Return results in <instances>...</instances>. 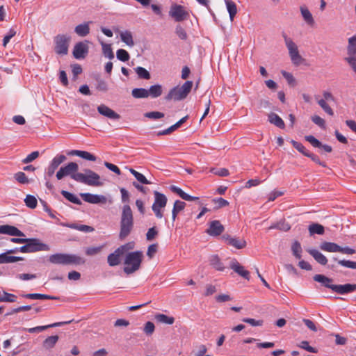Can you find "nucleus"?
Listing matches in <instances>:
<instances>
[{
  "label": "nucleus",
  "mask_w": 356,
  "mask_h": 356,
  "mask_svg": "<svg viewBox=\"0 0 356 356\" xmlns=\"http://www.w3.org/2000/svg\"><path fill=\"white\" fill-rule=\"evenodd\" d=\"M134 216L132 210L129 204L122 207L120 222L119 238L121 240L127 238L134 229Z\"/></svg>",
  "instance_id": "obj_1"
},
{
  "label": "nucleus",
  "mask_w": 356,
  "mask_h": 356,
  "mask_svg": "<svg viewBox=\"0 0 356 356\" xmlns=\"http://www.w3.org/2000/svg\"><path fill=\"white\" fill-rule=\"evenodd\" d=\"M49 261L54 264L82 265L86 260L74 254L56 253L49 256Z\"/></svg>",
  "instance_id": "obj_2"
},
{
  "label": "nucleus",
  "mask_w": 356,
  "mask_h": 356,
  "mask_svg": "<svg viewBox=\"0 0 356 356\" xmlns=\"http://www.w3.org/2000/svg\"><path fill=\"white\" fill-rule=\"evenodd\" d=\"M143 252L141 251H134L128 253L124 259V272L127 275L131 274L138 270L143 259Z\"/></svg>",
  "instance_id": "obj_3"
},
{
  "label": "nucleus",
  "mask_w": 356,
  "mask_h": 356,
  "mask_svg": "<svg viewBox=\"0 0 356 356\" xmlns=\"http://www.w3.org/2000/svg\"><path fill=\"white\" fill-rule=\"evenodd\" d=\"M193 81H186L181 86H175L170 90L165 96V99L169 101H181L186 98L193 88Z\"/></svg>",
  "instance_id": "obj_4"
},
{
  "label": "nucleus",
  "mask_w": 356,
  "mask_h": 356,
  "mask_svg": "<svg viewBox=\"0 0 356 356\" xmlns=\"http://www.w3.org/2000/svg\"><path fill=\"white\" fill-rule=\"evenodd\" d=\"M282 35L284 39L285 44L289 51L292 63L296 66H299L302 64L305 61V59L300 55L296 44L291 38H289L284 32H282Z\"/></svg>",
  "instance_id": "obj_5"
},
{
  "label": "nucleus",
  "mask_w": 356,
  "mask_h": 356,
  "mask_svg": "<svg viewBox=\"0 0 356 356\" xmlns=\"http://www.w3.org/2000/svg\"><path fill=\"white\" fill-rule=\"evenodd\" d=\"M76 179L77 182L92 186H101L103 183L100 181V176L90 169H85L84 173H79Z\"/></svg>",
  "instance_id": "obj_6"
},
{
  "label": "nucleus",
  "mask_w": 356,
  "mask_h": 356,
  "mask_svg": "<svg viewBox=\"0 0 356 356\" xmlns=\"http://www.w3.org/2000/svg\"><path fill=\"white\" fill-rule=\"evenodd\" d=\"M71 37L65 34H58L54 38V51L60 56L68 54Z\"/></svg>",
  "instance_id": "obj_7"
},
{
  "label": "nucleus",
  "mask_w": 356,
  "mask_h": 356,
  "mask_svg": "<svg viewBox=\"0 0 356 356\" xmlns=\"http://www.w3.org/2000/svg\"><path fill=\"white\" fill-rule=\"evenodd\" d=\"M79 165L75 162H70L67 165L62 166L56 172V177L58 180H61L66 176H70L72 179L76 181Z\"/></svg>",
  "instance_id": "obj_8"
},
{
  "label": "nucleus",
  "mask_w": 356,
  "mask_h": 356,
  "mask_svg": "<svg viewBox=\"0 0 356 356\" xmlns=\"http://www.w3.org/2000/svg\"><path fill=\"white\" fill-rule=\"evenodd\" d=\"M169 15L176 22H182L189 17V13L180 5H172L170 8Z\"/></svg>",
  "instance_id": "obj_9"
},
{
  "label": "nucleus",
  "mask_w": 356,
  "mask_h": 356,
  "mask_svg": "<svg viewBox=\"0 0 356 356\" xmlns=\"http://www.w3.org/2000/svg\"><path fill=\"white\" fill-rule=\"evenodd\" d=\"M25 243L28 244L30 253L40 252V251H49V246L42 243L37 238H27Z\"/></svg>",
  "instance_id": "obj_10"
},
{
  "label": "nucleus",
  "mask_w": 356,
  "mask_h": 356,
  "mask_svg": "<svg viewBox=\"0 0 356 356\" xmlns=\"http://www.w3.org/2000/svg\"><path fill=\"white\" fill-rule=\"evenodd\" d=\"M127 250V245H123L118 248L113 253H111L107 258L108 264L110 266H115L120 264V257L124 254Z\"/></svg>",
  "instance_id": "obj_11"
},
{
  "label": "nucleus",
  "mask_w": 356,
  "mask_h": 356,
  "mask_svg": "<svg viewBox=\"0 0 356 356\" xmlns=\"http://www.w3.org/2000/svg\"><path fill=\"white\" fill-rule=\"evenodd\" d=\"M67 159L63 154H57L50 162L45 172V179L47 177H51L55 172L58 166Z\"/></svg>",
  "instance_id": "obj_12"
},
{
  "label": "nucleus",
  "mask_w": 356,
  "mask_h": 356,
  "mask_svg": "<svg viewBox=\"0 0 356 356\" xmlns=\"http://www.w3.org/2000/svg\"><path fill=\"white\" fill-rule=\"evenodd\" d=\"M222 238L227 244L233 246L236 249H243L247 244L245 239L238 237H232L229 234L222 235Z\"/></svg>",
  "instance_id": "obj_13"
},
{
  "label": "nucleus",
  "mask_w": 356,
  "mask_h": 356,
  "mask_svg": "<svg viewBox=\"0 0 356 356\" xmlns=\"http://www.w3.org/2000/svg\"><path fill=\"white\" fill-rule=\"evenodd\" d=\"M72 54L76 59H83L88 54V46L83 42H77L74 47Z\"/></svg>",
  "instance_id": "obj_14"
},
{
  "label": "nucleus",
  "mask_w": 356,
  "mask_h": 356,
  "mask_svg": "<svg viewBox=\"0 0 356 356\" xmlns=\"http://www.w3.org/2000/svg\"><path fill=\"white\" fill-rule=\"evenodd\" d=\"M81 197L83 200L90 204H105L106 203L107 199L103 195H97L91 193H81Z\"/></svg>",
  "instance_id": "obj_15"
},
{
  "label": "nucleus",
  "mask_w": 356,
  "mask_h": 356,
  "mask_svg": "<svg viewBox=\"0 0 356 356\" xmlns=\"http://www.w3.org/2000/svg\"><path fill=\"white\" fill-rule=\"evenodd\" d=\"M225 230L224 226L221 224L219 220H215L209 223V227L207 229L206 232L211 236H218Z\"/></svg>",
  "instance_id": "obj_16"
},
{
  "label": "nucleus",
  "mask_w": 356,
  "mask_h": 356,
  "mask_svg": "<svg viewBox=\"0 0 356 356\" xmlns=\"http://www.w3.org/2000/svg\"><path fill=\"white\" fill-rule=\"evenodd\" d=\"M0 234H7L11 236H25L23 232L19 230L17 227L10 225H0Z\"/></svg>",
  "instance_id": "obj_17"
},
{
  "label": "nucleus",
  "mask_w": 356,
  "mask_h": 356,
  "mask_svg": "<svg viewBox=\"0 0 356 356\" xmlns=\"http://www.w3.org/2000/svg\"><path fill=\"white\" fill-rule=\"evenodd\" d=\"M72 321L57 322V323H54L52 324H49V325H40V326H37V327H31V328L24 327L23 330L28 332L29 333L40 332H42L48 328H50V327H59V326L69 324Z\"/></svg>",
  "instance_id": "obj_18"
},
{
  "label": "nucleus",
  "mask_w": 356,
  "mask_h": 356,
  "mask_svg": "<svg viewBox=\"0 0 356 356\" xmlns=\"http://www.w3.org/2000/svg\"><path fill=\"white\" fill-rule=\"evenodd\" d=\"M333 291L340 295L350 293L356 291V284H334Z\"/></svg>",
  "instance_id": "obj_19"
},
{
  "label": "nucleus",
  "mask_w": 356,
  "mask_h": 356,
  "mask_svg": "<svg viewBox=\"0 0 356 356\" xmlns=\"http://www.w3.org/2000/svg\"><path fill=\"white\" fill-rule=\"evenodd\" d=\"M97 111L102 115H104L111 120H119L120 115L115 112L113 110L110 108L105 104H101L97 106Z\"/></svg>",
  "instance_id": "obj_20"
},
{
  "label": "nucleus",
  "mask_w": 356,
  "mask_h": 356,
  "mask_svg": "<svg viewBox=\"0 0 356 356\" xmlns=\"http://www.w3.org/2000/svg\"><path fill=\"white\" fill-rule=\"evenodd\" d=\"M230 268L238 275L244 279L250 280V273L248 270H245L244 267L241 266L236 259L233 260L230 264Z\"/></svg>",
  "instance_id": "obj_21"
},
{
  "label": "nucleus",
  "mask_w": 356,
  "mask_h": 356,
  "mask_svg": "<svg viewBox=\"0 0 356 356\" xmlns=\"http://www.w3.org/2000/svg\"><path fill=\"white\" fill-rule=\"evenodd\" d=\"M305 140L309 142L313 147L317 148H322L326 152H331L332 148L328 145H323L318 139L314 136L309 135L305 137Z\"/></svg>",
  "instance_id": "obj_22"
},
{
  "label": "nucleus",
  "mask_w": 356,
  "mask_h": 356,
  "mask_svg": "<svg viewBox=\"0 0 356 356\" xmlns=\"http://www.w3.org/2000/svg\"><path fill=\"white\" fill-rule=\"evenodd\" d=\"M154 202L153 203L152 208H164L166 206L168 202L166 196L156 191H154Z\"/></svg>",
  "instance_id": "obj_23"
},
{
  "label": "nucleus",
  "mask_w": 356,
  "mask_h": 356,
  "mask_svg": "<svg viewBox=\"0 0 356 356\" xmlns=\"http://www.w3.org/2000/svg\"><path fill=\"white\" fill-rule=\"evenodd\" d=\"M67 154L68 156H77L90 161H95L97 160V157L95 155L86 151L70 150Z\"/></svg>",
  "instance_id": "obj_24"
},
{
  "label": "nucleus",
  "mask_w": 356,
  "mask_h": 356,
  "mask_svg": "<svg viewBox=\"0 0 356 356\" xmlns=\"http://www.w3.org/2000/svg\"><path fill=\"white\" fill-rule=\"evenodd\" d=\"M314 281L319 282L322 286L333 290L334 284H332L333 280L326 277L324 275L316 274L313 277Z\"/></svg>",
  "instance_id": "obj_25"
},
{
  "label": "nucleus",
  "mask_w": 356,
  "mask_h": 356,
  "mask_svg": "<svg viewBox=\"0 0 356 356\" xmlns=\"http://www.w3.org/2000/svg\"><path fill=\"white\" fill-rule=\"evenodd\" d=\"M307 252L312 255L314 259L321 265H326L327 263V259L325 255H323L321 252L318 251L317 250L309 248L307 250Z\"/></svg>",
  "instance_id": "obj_26"
},
{
  "label": "nucleus",
  "mask_w": 356,
  "mask_h": 356,
  "mask_svg": "<svg viewBox=\"0 0 356 356\" xmlns=\"http://www.w3.org/2000/svg\"><path fill=\"white\" fill-rule=\"evenodd\" d=\"M170 189L172 192L177 193L181 199L186 201H194L199 200V197L187 194L182 189L176 186H171Z\"/></svg>",
  "instance_id": "obj_27"
},
{
  "label": "nucleus",
  "mask_w": 356,
  "mask_h": 356,
  "mask_svg": "<svg viewBox=\"0 0 356 356\" xmlns=\"http://www.w3.org/2000/svg\"><path fill=\"white\" fill-rule=\"evenodd\" d=\"M22 297L32 300H59L58 296H53L41 293H26L21 295Z\"/></svg>",
  "instance_id": "obj_28"
},
{
  "label": "nucleus",
  "mask_w": 356,
  "mask_h": 356,
  "mask_svg": "<svg viewBox=\"0 0 356 356\" xmlns=\"http://www.w3.org/2000/svg\"><path fill=\"white\" fill-rule=\"evenodd\" d=\"M300 10L305 23L310 26H313L315 24V22L309 9L305 6H301L300 8Z\"/></svg>",
  "instance_id": "obj_29"
},
{
  "label": "nucleus",
  "mask_w": 356,
  "mask_h": 356,
  "mask_svg": "<svg viewBox=\"0 0 356 356\" xmlns=\"http://www.w3.org/2000/svg\"><path fill=\"white\" fill-rule=\"evenodd\" d=\"M268 120L270 124H274L280 129H284L285 124L283 120L276 113H270L268 115Z\"/></svg>",
  "instance_id": "obj_30"
},
{
  "label": "nucleus",
  "mask_w": 356,
  "mask_h": 356,
  "mask_svg": "<svg viewBox=\"0 0 356 356\" xmlns=\"http://www.w3.org/2000/svg\"><path fill=\"white\" fill-rule=\"evenodd\" d=\"M321 250L329 252H339L340 250V246L332 242H322L320 245Z\"/></svg>",
  "instance_id": "obj_31"
},
{
  "label": "nucleus",
  "mask_w": 356,
  "mask_h": 356,
  "mask_svg": "<svg viewBox=\"0 0 356 356\" xmlns=\"http://www.w3.org/2000/svg\"><path fill=\"white\" fill-rule=\"evenodd\" d=\"M91 22H85L81 24L77 25L74 28V32L81 37H85L90 33V26L89 24Z\"/></svg>",
  "instance_id": "obj_32"
},
{
  "label": "nucleus",
  "mask_w": 356,
  "mask_h": 356,
  "mask_svg": "<svg viewBox=\"0 0 356 356\" xmlns=\"http://www.w3.org/2000/svg\"><path fill=\"white\" fill-rule=\"evenodd\" d=\"M23 259L24 258L21 257L9 255L8 252L0 254V264L14 263Z\"/></svg>",
  "instance_id": "obj_33"
},
{
  "label": "nucleus",
  "mask_w": 356,
  "mask_h": 356,
  "mask_svg": "<svg viewBox=\"0 0 356 356\" xmlns=\"http://www.w3.org/2000/svg\"><path fill=\"white\" fill-rule=\"evenodd\" d=\"M347 54L348 57L356 56V35L348 38Z\"/></svg>",
  "instance_id": "obj_34"
},
{
  "label": "nucleus",
  "mask_w": 356,
  "mask_h": 356,
  "mask_svg": "<svg viewBox=\"0 0 356 356\" xmlns=\"http://www.w3.org/2000/svg\"><path fill=\"white\" fill-rule=\"evenodd\" d=\"M186 207V203L180 200H176L174 203L173 209L172 211V221L176 220L177 214L181 211L184 210Z\"/></svg>",
  "instance_id": "obj_35"
},
{
  "label": "nucleus",
  "mask_w": 356,
  "mask_h": 356,
  "mask_svg": "<svg viewBox=\"0 0 356 356\" xmlns=\"http://www.w3.org/2000/svg\"><path fill=\"white\" fill-rule=\"evenodd\" d=\"M227 11L229 15L230 20L232 22L237 13V7L236 3L232 0H225Z\"/></svg>",
  "instance_id": "obj_36"
},
{
  "label": "nucleus",
  "mask_w": 356,
  "mask_h": 356,
  "mask_svg": "<svg viewBox=\"0 0 356 356\" xmlns=\"http://www.w3.org/2000/svg\"><path fill=\"white\" fill-rule=\"evenodd\" d=\"M162 86L160 84L151 86L149 89L147 90L148 97L156 98L162 94Z\"/></svg>",
  "instance_id": "obj_37"
},
{
  "label": "nucleus",
  "mask_w": 356,
  "mask_h": 356,
  "mask_svg": "<svg viewBox=\"0 0 356 356\" xmlns=\"http://www.w3.org/2000/svg\"><path fill=\"white\" fill-rule=\"evenodd\" d=\"M95 79L96 81L95 88L98 91L106 92L108 90L107 82L100 76H97L95 78Z\"/></svg>",
  "instance_id": "obj_38"
},
{
  "label": "nucleus",
  "mask_w": 356,
  "mask_h": 356,
  "mask_svg": "<svg viewBox=\"0 0 356 356\" xmlns=\"http://www.w3.org/2000/svg\"><path fill=\"white\" fill-rule=\"evenodd\" d=\"M309 232L310 235H314L315 234L322 235L324 234L325 229L324 227L318 223H312L309 226Z\"/></svg>",
  "instance_id": "obj_39"
},
{
  "label": "nucleus",
  "mask_w": 356,
  "mask_h": 356,
  "mask_svg": "<svg viewBox=\"0 0 356 356\" xmlns=\"http://www.w3.org/2000/svg\"><path fill=\"white\" fill-rule=\"evenodd\" d=\"M60 193L65 198H66L68 201H70L72 203L76 204L77 205H81L82 204L80 199L73 193H71L64 190L61 191Z\"/></svg>",
  "instance_id": "obj_40"
},
{
  "label": "nucleus",
  "mask_w": 356,
  "mask_h": 356,
  "mask_svg": "<svg viewBox=\"0 0 356 356\" xmlns=\"http://www.w3.org/2000/svg\"><path fill=\"white\" fill-rule=\"evenodd\" d=\"M210 264L217 270L222 271L225 269L223 264L218 255H212L211 257Z\"/></svg>",
  "instance_id": "obj_41"
},
{
  "label": "nucleus",
  "mask_w": 356,
  "mask_h": 356,
  "mask_svg": "<svg viewBox=\"0 0 356 356\" xmlns=\"http://www.w3.org/2000/svg\"><path fill=\"white\" fill-rule=\"evenodd\" d=\"M58 339L59 337L58 335L48 337L43 341V347L46 349H51L54 348L56 343L58 342Z\"/></svg>",
  "instance_id": "obj_42"
},
{
  "label": "nucleus",
  "mask_w": 356,
  "mask_h": 356,
  "mask_svg": "<svg viewBox=\"0 0 356 356\" xmlns=\"http://www.w3.org/2000/svg\"><path fill=\"white\" fill-rule=\"evenodd\" d=\"M155 318L157 321L165 323L167 325H172L175 322V318L172 316H168L163 314H158L155 316Z\"/></svg>",
  "instance_id": "obj_43"
},
{
  "label": "nucleus",
  "mask_w": 356,
  "mask_h": 356,
  "mask_svg": "<svg viewBox=\"0 0 356 356\" xmlns=\"http://www.w3.org/2000/svg\"><path fill=\"white\" fill-rule=\"evenodd\" d=\"M120 38L123 42L126 43L127 45L132 47L134 44L132 34L129 31H125L120 33Z\"/></svg>",
  "instance_id": "obj_44"
},
{
  "label": "nucleus",
  "mask_w": 356,
  "mask_h": 356,
  "mask_svg": "<svg viewBox=\"0 0 356 356\" xmlns=\"http://www.w3.org/2000/svg\"><path fill=\"white\" fill-rule=\"evenodd\" d=\"M131 95L136 99L148 97L147 90L143 88L133 89Z\"/></svg>",
  "instance_id": "obj_45"
},
{
  "label": "nucleus",
  "mask_w": 356,
  "mask_h": 356,
  "mask_svg": "<svg viewBox=\"0 0 356 356\" xmlns=\"http://www.w3.org/2000/svg\"><path fill=\"white\" fill-rule=\"evenodd\" d=\"M332 259L334 261H337V263L346 268H351V269H356V261H349V260H345V259H338L337 257H332Z\"/></svg>",
  "instance_id": "obj_46"
},
{
  "label": "nucleus",
  "mask_w": 356,
  "mask_h": 356,
  "mask_svg": "<svg viewBox=\"0 0 356 356\" xmlns=\"http://www.w3.org/2000/svg\"><path fill=\"white\" fill-rule=\"evenodd\" d=\"M291 251L296 259H300L301 258L302 248L300 243L298 241H294L292 244Z\"/></svg>",
  "instance_id": "obj_47"
},
{
  "label": "nucleus",
  "mask_w": 356,
  "mask_h": 356,
  "mask_svg": "<svg viewBox=\"0 0 356 356\" xmlns=\"http://www.w3.org/2000/svg\"><path fill=\"white\" fill-rule=\"evenodd\" d=\"M130 172L135 177V178L143 184H150V181H149L146 177L141 173L137 172L133 168L129 169Z\"/></svg>",
  "instance_id": "obj_48"
},
{
  "label": "nucleus",
  "mask_w": 356,
  "mask_h": 356,
  "mask_svg": "<svg viewBox=\"0 0 356 356\" xmlns=\"http://www.w3.org/2000/svg\"><path fill=\"white\" fill-rule=\"evenodd\" d=\"M25 204L30 209H35L37 207L38 201L35 196L27 195L24 199Z\"/></svg>",
  "instance_id": "obj_49"
},
{
  "label": "nucleus",
  "mask_w": 356,
  "mask_h": 356,
  "mask_svg": "<svg viewBox=\"0 0 356 356\" xmlns=\"http://www.w3.org/2000/svg\"><path fill=\"white\" fill-rule=\"evenodd\" d=\"M134 70L140 79L147 80L150 79V74L145 68L143 67H137Z\"/></svg>",
  "instance_id": "obj_50"
},
{
  "label": "nucleus",
  "mask_w": 356,
  "mask_h": 356,
  "mask_svg": "<svg viewBox=\"0 0 356 356\" xmlns=\"http://www.w3.org/2000/svg\"><path fill=\"white\" fill-rule=\"evenodd\" d=\"M101 44L102 46V51L104 55L109 59H113L114 58V54L113 52L111 44H106L103 42H101Z\"/></svg>",
  "instance_id": "obj_51"
},
{
  "label": "nucleus",
  "mask_w": 356,
  "mask_h": 356,
  "mask_svg": "<svg viewBox=\"0 0 356 356\" xmlns=\"http://www.w3.org/2000/svg\"><path fill=\"white\" fill-rule=\"evenodd\" d=\"M317 103L327 114L330 116L334 115V111L332 108L328 105L327 102H325V99H319L318 100Z\"/></svg>",
  "instance_id": "obj_52"
},
{
  "label": "nucleus",
  "mask_w": 356,
  "mask_h": 356,
  "mask_svg": "<svg viewBox=\"0 0 356 356\" xmlns=\"http://www.w3.org/2000/svg\"><path fill=\"white\" fill-rule=\"evenodd\" d=\"M291 144L293 145V147L295 149H296L298 152L302 153L305 156H307V154H310V152L307 150L305 147L301 143L297 142V141L293 140H292L291 141Z\"/></svg>",
  "instance_id": "obj_53"
},
{
  "label": "nucleus",
  "mask_w": 356,
  "mask_h": 356,
  "mask_svg": "<svg viewBox=\"0 0 356 356\" xmlns=\"http://www.w3.org/2000/svg\"><path fill=\"white\" fill-rule=\"evenodd\" d=\"M16 298L17 297L15 295L3 291V295L0 296V302H15Z\"/></svg>",
  "instance_id": "obj_54"
},
{
  "label": "nucleus",
  "mask_w": 356,
  "mask_h": 356,
  "mask_svg": "<svg viewBox=\"0 0 356 356\" xmlns=\"http://www.w3.org/2000/svg\"><path fill=\"white\" fill-rule=\"evenodd\" d=\"M117 58L122 62L128 61L130 58L129 54L123 49H120L116 52Z\"/></svg>",
  "instance_id": "obj_55"
},
{
  "label": "nucleus",
  "mask_w": 356,
  "mask_h": 356,
  "mask_svg": "<svg viewBox=\"0 0 356 356\" xmlns=\"http://www.w3.org/2000/svg\"><path fill=\"white\" fill-rule=\"evenodd\" d=\"M14 178L17 182L20 184H26L29 183L28 177L23 172H17V173H15L14 175Z\"/></svg>",
  "instance_id": "obj_56"
},
{
  "label": "nucleus",
  "mask_w": 356,
  "mask_h": 356,
  "mask_svg": "<svg viewBox=\"0 0 356 356\" xmlns=\"http://www.w3.org/2000/svg\"><path fill=\"white\" fill-rule=\"evenodd\" d=\"M104 245L98 247H88L86 249V254L88 256H94L101 252Z\"/></svg>",
  "instance_id": "obj_57"
},
{
  "label": "nucleus",
  "mask_w": 356,
  "mask_h": 356,
  "mask_svg": "<svg viewBox=\"0 0 356 356\" xmlns=\"http://www.w3.org/2000/svg\"><path fill=\"white\" fill-rule=\"evenodd\" d=\"M175 33L179 37V38L182 40H186L188 38L186 31L181 25H177L176 26Z\"/></svg>",
  "instance_id": "obj_58"
},
{
  "label": "nucleus",
  "mask_w": 356,
  "mask_h": 356,
  "mask_svg": "<svg viewBox=\"0 0 356 356\" xmlns=\"http://www.w3.org/2000/svg\"><path fill=\"white\" fill-rule=\"evenodd\" d=\"M70 227L86 233H89L94 231V228L92 227L86 225H73L70 226Z\"/></svg>",
  "instance_id": "obj_59"
},
{
  "label": "nucleus",
  "mask_w": 356,
  "mask_h": 356,
  "mask_svg": "<svg viewBox=\"0 0 356 356\" xmlns=\"http://www.w3.org/2000/svg\"><path fill=\"white\" fill-rule=\"evenodd\" d=\"M211 172L220 177H227L229 175V170L227 168H212Z\"/></svg>",
  "instance_id": "obj_60"
},
{
  "label": "nucleus",
  "mask_w": 356,
  "mask_h": 356,
  "mask_svg": "<svg viewBox=\"0 0 356 356\" xmlns=\"http://www.w3.org/2000/svg\"><path fill=\"white\" fill-rule=\"evenodd\" d=\"M154 330H155V326L152 322L147 321L145 324L143 331L147 335H148V336L152 335L153 334V332H154Z\"/></svg>",
  "instance_id": "obj_61"
},
{
  "label": "nucleus",
  "mask_w": 356,
  "mask_h": 356,
  "mask_svg": "<svg viewBox=\"0 0 356 356\" xmlns=\"http://www.w3.org/2000/svg\"><path fill=\"white\" fill-rule=\"evenodd\" d=\"M39 154L38 151H34L27 155V156L22 160V163L25 164L29 163L36 159L39 156Z\"/></svg>",
  "instance_id": "obj_62"
},
{
  "label": "nucleus",
  "mask_w": 356,
  "mask_h": 356,
  "mask_svg": "<svg viewBox=\"0 0 356 356\" xmlns=\"http://www.w3.org/2000/svg\"><path fill=\"white\" fill-rule=\"evenodd\" d=\"M298 346L304 350H306L307 351L312 353H316L317 350L309 346V342L307 341H302L300 342V343L298 345Z\"/></svg>",
  "instance_id": "obj_63"
},
{
  "label": "nucleus",
  "mask_w": 356,
  "mask_h": 356,
  "mask_svg": "<svg viewBox=\"0 0 356 356\" xmlns=\"http://www.w3.org/2000/svg\"><path fill=\"white\" fill-rule=\"evenodd\" d=\"M312 121L314 124H316V125L320 127L321 128H322V129H325V121L324 120V119H323L320 116L316 115H313L312 117Z\"/></svg>",
  "instance_id": "obj_64"
}]
</instances>
